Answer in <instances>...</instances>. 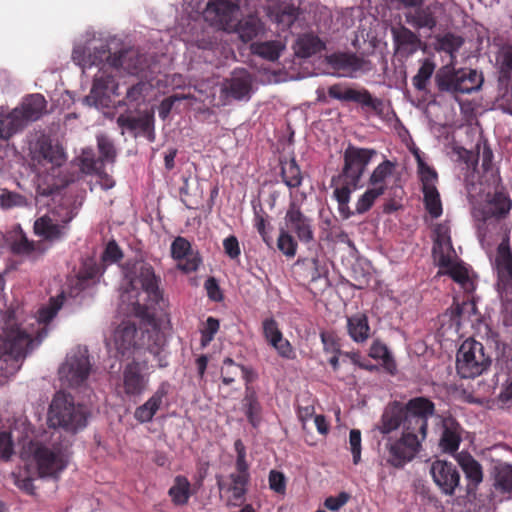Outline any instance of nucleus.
I'll list each match as a JSON object with an SVG mask.
<instances>
[{"label":"nucleus","instance_id":"obj_4","mask_svg":"<svg viewBox=\"0 0 512 512\" xmlns=\"http://www.w3.org/2000/svg\"><path fill=\"white\" fill-rule=\"evenodd\" d=\"M205 19L218 28L230 31L237 30L243 42H251V53H256V23L251 18L242 23L240 20V5L238 0H210L204 11Z\"/></svg>","mask_w":512,"mask_h":512},{"label":"nucleus","instance_id":"obj_50","mask_svg":"<svg viewBox=\"0 0 512 512\" xmlns=\"http://www.w3.org/2000/svg\"><path fill=\"white\" fill-rule=\"evenodd\" d=\"M436 64L429 58H425L412 78V84L417 91L426 92L430 79L435 72Z\"/></svg>","mask_w":512,"mask_h":512},{"label":"nucleus","instance_id":"obj_38","mask_svg":"<svg viewBox=\"0 0 512 512\" xmlns=\"http://www.w3.org/2000/svg\"><path fill=\"white\" fill-rule=\"evenodd\" d=\"M415 11L406 15L407 22L416 29L426 28L432 31L437 26V17L435 15V6L415 7Z\"/></svg>","mask_w":512,"mask_h":512},{"label":"nucleus","instance_id":"obj_57","mask_svg":"<svg viewBox=\"0 0 512 512\" xmlns=\"http://www.w3.org/2000/svg\"><path fill=\"white\" fill-rule=\"evenodd\" d=\"M27 205V199L20 193L2 190L0 193V207L3 210H9L15 207H24Z\"/></svg>","mask_w":512,"mask_h":512},{"label":"nucleus","instance_id":"obj_32","mask_svg":"<svg viewBox=\"0 0 512 512\" xmlns=\"http://www.w3.org/2000/svg\"><path fill=\"white\" fill-rule=\"evenodd\" d=\"M495 67L498 73V83L502 88H508L512 80V45H502L495 55Z\"/></svg>","mask_w":512,"mask_h":512},{"label":"nucleus","instance_id":"obj_11","mask_svg":"<svg viewBox=\"0 0 512 512\" xmlns=\"http://www.w3.org/2000/svg\"><path fill=\"white\" fill-rule=\"evenodd\" d=\"M74 218L71 210L66 212L65 217L59 219L56 217V211L53 210L49 214L43 215L34 222V233L42 238L49 247L57 242L63 241L70 231V222Z\"/></svg>","mask_w":512,"mask_h":512},{"label":"nucleus","instance_id":"obj_55","mask_svg":"<svg viewBox=\"0 0 512 512\" xmlns=\"http://www.w3.org/2000/svg\"><path fill=\"white\" fill-rule=\"evenodd\" d=\"M383 195L381 188H368L357 200L355 211L351 212L355 214H364L368 212L374 205L377 198Z\"/></svg>","mask_w":512,"mask_h":512},{"label":"nucleus","instance_id":"obj_49","mask_svg":"<svg viewBox=\"0 0 512 512\" xmlns=\"http://www.w3.org/2000/svg\"><path fill=\"white\" fill-rule=\"evenodd\" d=\"M369 356L375 360H381L382 365L390 374H394L396 371V363L388 347L380 340L373 341L369 350Z\"/></svg>","mask_w":512,"mask_h":512},{"label":"nucleus","instance_id":"obj_29","mask_svg":"<svg viewBox=\"0 0 512 512\" xmlns=\"http://www.w3.org/2000/svg\"><path fill=\"white\" fill-rule=\"evenodd\" d=\"M48 416H88V414L80 405L76 407L72 395L58 391L50 403Z\"/></svg>","mask_w":512,"mask_h":512},{"label":"nucleus","instance_id":"obj_3","mask_svg":"<svg viewBox=\"0 0 512 512\" xmlns=\"http://www.w3.org/2000/svg\"><path fill=\"white\" fill-rule=\"evenodd\" d=\"M126 277L129 279V293L135 292L136 300L132 302L133 313L144 320L153 317L151 310L156 306H164L163 291L160 289V277L155 274L151 264L145 261H136L128 269Z\"/></svg>","mask_w":512,"mask_h":512},{"label":"nucleus","instance_id":"obj_27","mask_svg":"<svg viewBox=\"0 0 512 512\" xmlns=\"http://www.w3.org/2000/svg\"><path fill=\"white\" fill-rule=\"evenodd\" d=\"M171 255L175 260L183 261L178 264V268L185 273L196 271L201 263L200 257L192 253L190 242L181 236L172 242Z\"/></svg>","mask_w":512,"mask_h":512},{"label":"nucleus","instance_id":"obj_25","mask_svg":"<svg viewBox=\"0 0 512 512\" xmlns=\"http://www.w3.org/2000/svg\"><path fill=\"white\" fill-rule=\"evenodd\" d=\"M101 65V72L95 76L90 94L87 96V100L96 106L103 105L109 99V93H115L118 86L115 76L104 69L105 66H109L107 61H103Z\"/></svg>","mask_w":512,"mask_h":512},{"label":"nucleus","instance_id":"obj_28","mask_svg":"<svg viewBox=\"0 0 512 512\" xmlns=\"http://www.w3.org/2000/svg\"><path fill=\"white\" fill-rule=\"evenodd\" d=\"M148 379L141 373V367L135 360L128 363L123 370V388L129 396L140 395L146 388Z\"/></svg>","mask_w":512,"mask_h":512},{"label":"nucleus","instance_id":"obj_45","mask_svg":"<svg viewBox=\"0 0 512 512\" xmlns=\"http://www.w3.org/2000/svg\"><path fill=\"white\" fill-rule=\"evenodd\" d=\"M281 178L283 183L289 188H298L303 181L300 167L294 158L280 160Z\"/></svg>","mask_w":512,"mask_h":512},{"label":"nucleus","instance_id":"obj_17","mask_svg":"<svg viewBox=\"0 0 512 512\" xmlns=\"http://www.w3.org/2000/svg\"><path fill=\"white\" fill-rule=\"evenodd\" d=\"M262 333L266 342L286 360L296 359V351L290 341L284 338L279 324L273 318H267L262 323Z\"/></svg>","mask_w":512,"mask_h":512},{"label":"nucleus","instance_id":"obj_24","mask_svg":"<svg viewBox=\"0 0 512 512\" xmlns=\"http://www.w3.org/2000/svg\"><path fill=\"white\" fill-rule=\"evenodd\" d=\"M137 334L136 324L130 321H123L114 331V346L123 359L134 356L137 349Z\"/></svg>","mask_w":512,"mask_h":512},{"label":"nucleus","instance_id":"obj_58","mask_svg":"<svg viewBox=\"0 0 512 512\" xmlns=\"http://www.w3.org/2000/svg\"><path fill=\"white\" fill-rule=\"evenodd\" d=\"M284 46L280 41H267L258 43V56L269 61H275L280 57Z\"/></svg>","mask_w":512,"mask_h":512},{"label":"nucleus","instance_id":"obj_53","mask_svg":"<svg viewBox=\"0 0 512 512\" xmlns=\"http://www.w3.org/2000/svg\"><path fill=\"white\" fill-rule=\"evenodd\" d=\"M97 147L99 151V159L101 165L104 163L113 164L116 161L117 150L112 139L104 134L97 136Z\"/></svg>","mask_w":512,"mask_h":512},{"label":"nucleus","instance_id":"obj_56","mask_svg":"<svg viewBox=\"0 0 512 512\" xmlns=\"http://www.w3.org/2000/svg\"><path fill=\"white\" fill-rule=\"evenodd\" d=\"M64 299L65 297L63 294L50 298L48 305L39 309L38 321L43 324H48L62 307Z\"/></svg>","mask_w":512,"mask_h":512},{"label":"nucleus","instance_id":"obj_36","mask_svg":"<svg viewBox=\"0 0 512 512\" xmlns=\"http://www.w3.org/2000/svg\"><path fill=\"white\" fill-rule=\"evenodd\" d=\"M439 267L444 269L443 273L449 275L456 283H458L466 294H472L475 291V281L469 275V271L465 266L460 263H454L453 258H451L448 266Z\"/></svg>","mask_w":512,"mask_h":512},{"label":"nucleus","instance_id":"obj_16","mask_svg":"<svg viewBox=\"0 0 512 512\" xmlns=\"http://www.w3.org/2000/svg\"><path fill=\"white\" fill-rule=\"evenodd\" d=\"M116 122L120 128L132 133L134 138L143 136L151 143L155 141V118L152 112L146 111L138 117L121 114Z\"/></svg>","mask_w":512,"mask_h":512},{"label":"nucleus","instance_id":"obj_12","mask_svg":"<svg viewBox=\"0 0 512 512\" xmlns=\"http://www.w3.org/2000/svg\"><path fill=\"white\" fill-rule=\"evenodd\" d=\"M90 371L88 350L78 348L67 355L65 362L59 368V376L69 387L77 388L86 382Z\"/></svg>","mask_w":512,"mask_h":512},{"label":"nucleus","instance_id":"obj_9","mask_svg":"<svg viewBox=\"0 0 512 512\" xmlns=\"http://www.w3.org/2000/svg\"><path fill=\"white\" fill-rule=\"evenodd\" d=\"M28 451L33 455L41 477H57L68 463V446L47 447L29 438Z\"/></svg>","mask_w":512,"mask_h":512},{"label":"nucleus","instance_id":"obj_10","mask_svg":"<svg viewBox=\"0 0 512 512\" xmlns=\"http://www.w3.org/2000/svg\"><path fill=\"white\" fill-rule=\"evenodd\" d=\"M416 160L417 173L422 185L424 207L432 218H439L443 213V208L440 193L436 187L438 174L419 154H416Z\"/></svg>","mask_w":512,"mask_h":512},{"label":"nucleus","instance_id":"obj_22","mask_svg":"<svg viewBox=\"0 0 512 512\" xmlns=\"http://www.w3.org/2000/svg\"><path fill=\"white\" fill-rule=\"evenodd\" d=\"M434 243L432 255L438 266H448L455 251L452 246L450 228L445 223H439L434 228Z\"/></svg>","mask_w":512,"mask_h":512},{"label":"nucleus","instance_id":"obj_20","mask_svg":"<svg viewBox=\"0 0 512 512\" xmlns=\"http://www.w3.org/2000/svg\"><path fill=\"white\" fill-rule=\"evenodd\" d=\"M10 249L15 255L35 261L49 250V246L43 241L29 240L27 235L19 227L11 236Z\"/></svg>","mask_w":512,"mask_h":512},{"label":"nucleus","instance_id":"obj_47","mask_svg":"<svg viewBox=\"0 0 512 512\" xmlns=\"http://www.w3.org/2000/svg\"><path fill=\"white\" fill-rule=\"evenodd\" d=\"M39 155L52 167H60L65 162V153L59 145H53L50 140L39 142Z\"/></svg>","mask_w":512,"mask_h":512},{"label":"nucleus","instance_id":"obj_42","mask_svg":"<svg viewBox=\"0 0 512 512\" xmlns=\"http://www.w3.org/2000/svg\"><path fill=\"white\" fill-rule=\"evenodd\" d=\"M19 114L14 109L8 113L0 111V140H8L25 127Z\"/></svg>","mask_w":512,"mask_h":512},{"label":"nucleus","instance_id":"obj_21","mask_svg":"<svg viewBox=\"0 0 512 512\" xmlns=\"http://www.w3.org/2000/svg\"><path fill=\"white\" fill-rule=\"evenodd\" d=\"M430 473L436 485L445 494H454L460 482V474L452 463L436 460L430 466Z\"/></svg>","mask_w":512,"mask_h":512},{"label":"nucleus","instance_id":"obj_41","mask_svg":"<svg viewBox=\"0 0 512 512\" xmlns=\"http://www.w3.org/2000/svg\"><path fill=\"white\" fill-rule=\"evenodd\" d=\"M86 419L87 418H46V423L54 430L52 436L59 434L58 437H61V431L73 435L79 429L84 428L87 425Z\"/></svg>","mask_w":512,"mask_h":512},{"label":"nucleus","instance_id":"obj_1","mask_svg":"<svg viewBox=\"0 0 512 512\" xmlns=\"http://www.w3.org/2000/svg\"><path fill=\"white\" fill-rule=\"evenodd\" d=\"M481 157V168L483 170L480 176V184L492 188L493 192L487 191L485 200L474 208L473 215L477 221V235L480 242L492 236L497 229H503L501 223L505 219L511 208L512 200L504 191L499 171L493 165V152L491 148L484 143L482 151L477 152V159Z\"/></svg>","mask_w":512,"mask_h":512},{"label":"nucleus","instance_id":"obj_62","mask_svg":"<svg viewBox=\"0 0 512 512\" xmlns=\"http://www.w3.org/2000/svg\"><path fill=\"white\" fill-rule=\"evenodd\" d=\"M299 421L302 428L308 433H313L316 430L325 435L329 429L326 418H299Z\"/></svg>","mask_w":512,"mask_h":512},{"label":"nucleus","instance_id":"obj_35","mask_svg":"<svg viewBox=\"0 0 512 512\" xmlns=\"http://www.w3.org/2000/svg\"><path fill=\"white\" fill-rule=\"evenodd\" d=\"M347 333L356 343H364L371 337V328L365 313L358 312L347 317Z\"/></svg>","mask_w":512,"mask_h":512},{"label":"nucleus","instance_id":"obj_52","mask_svg":"<svg viewBox=\"0 0 512 512\" xmlns=\"http://www.w3.org/2000/svg\"><path fill=\"white\" fill-rule=\"evenodd\" d=\"M495 487L503 492L512 491V465L497 463L494 466Z\"/></svg>","mask_w":512,"mask_h":512},{"label":"nucleus","instance_id":"obj_23","mask_svg":"<svg viewBox=\"0 0 512 512\" xmlns=\"http://www.w3.org/2000/svg\"><path fill=\"white\" fill-rule=\"evenodd\" d=\"M35 433L31 428L28 418H15L10 433H0V458L9 459L13 452L12 438L19 441H26Z\"/></svg>","mask_w":512,"mask_h":512},{"label":"nucleus","instance_id":"obj_13","mask_svg":"<svg viewBox=\"0 0 512 512\" xmlns=\"http://www.w3.org/2000/svg\"><path fill=\"white\" fill-rule=\"evenodd\" d=\"M33 339L30 334L22 330L18 325L6 322L0 335V349L4 355L14 360L24 358L32 349Z\"/></svg>","mask_w":512,"mask_h":512},{"label":"nucleus","instance_id":"obj_18","mask_svg":"<svg viewBox=\"0 0 512 512\" xmlns=\"http://www.w3.org/2000/svg\"><path fill=\"white\" fill-rule=\"evenodd\" d=\"M288 233L295 234L299 241L310 243L314 240L311 219L303 214L296 202L292 201L285 215Z\"/></svg>","mask_w":512,"mask_h":512},{"label":"nucleus","instance_id":"obj_37","mask_svg":"<svg viewBox=\"0 0 512 512\" xmlns=\"http://www.w3.org/2000/svg\"><path fill=\"white\" fill-rule=\"evenodd\" d=\"M270 19L275 22L282 31L291 27L299 16V8L294 4L282 3L281 5L270 9L268 12Z\"/></svg>","mask_w":512,"mask_h":512},{"label":"nucleus","instance_id":"obj_14","mask_svg":"<svg viewBox=\"0 0 512 512\" xmlns=\"http://www.w3.org/2000/svg\"><path fill=\"white\" fill-rule=\"evenodd\" d=\"M326 61L342 77L353 78L357 73H367L372 70L371 62L355 53H332L326 57Z\"/></svg>","mask_w":512,"mask_h":512},{"label":"nucleus","instance_id":"obj_44","mask_svg":"<svg viewBox=\"0 0 512 512\" xmlns=\"http://www.w3.org/2000/svg\"><path fill=\"white\" fill-rule=\"evenodd\" d=\"M395 168V162L385 159L372 171L368 180L369 185L372 188H381L384 194L387 190V180L393 175Z\"/></svg>","mask_w":512,"mask_h":512},{"label":"nucleus","instance_id":"obj_40","mask_svg":"<svg viewBox=\"0 0 512 512\" xmlns=\"http://www.w3.org/2000/svg\"><path fill=\"white\" fill-rule=\"evenodd\" d=\"M361 108L375 116L382 117L385 114V104L382 99L372 96L369 90L361 88L357 90L354 101Z\"/></svg>","mask_w":512,"mask_h":512},{"label":"nucleus","instance_id":"obj_34","mask_svg":"<svg viewBox=\"0 0 512 512\" xmlns=\"http://www.w3.org/2000/svg\"><path fill=\"white\" fill-rule=\"evenodd\" d=\"M442 426L443 432L440 439V446L443 451L454 453L459 447L462 429L455 418H443Z\"/></svg>","mask_w":512,"mask_h":512},{"label":"nucleus","instance_id":"obj_8","mask_svg":"<svg viewBox=\"0 0 512 512\" xmlns=\"http://www.w3.org/2000/svg\"><path fill=\"white\" fill-rule=\"evenodd\" d=\"M492 360L483 344L474 339L465 340L456 354V369L461 378H475L490 368Z\"/></svg>","mask_w":512,"mask_h":512},{"label":"nucleus","instance_id":"obj_33","mask_svg":"<svg viewBox=\"0 0 512 512\" xmlns=\"http://www.w3.org/2000/svg\"><path fill=\"white\" fill-rule=\"evenodd\" d=\"M455 458L468 480V486L477 488L484 477L482 465L468 452L462 451Z\"/></svg>","mask_w":512,"mask_h":512},{"label":"nucleus","instance_id":"obj_61","mask_svg":"<svg viewBox=\"0 0 512 512\" xmlns=\"http://www.w3.org/2000/svg\"><path fill=\"white\" fill-rule=\"evenodd\" d=\"M277 247L285 256L294 257L296 254L297 242L290 233L281 231L277 239Z\"/></svg>","mask_w":512,"mask_h":512},{"label":"nucleus","instance_id":"obj_5","mask_svg":"<svg viewBox=\"0 0 512 512\" xmlns=\"http://www.w3.org/2000/svg\"><path fill=\"white\" fill-rule=\"evenodd\" d=\"M404 432L400 439L386 444L388 450L387 463L400 468L410 462L421 448V441L426 437V418H403Z\"/></svg>","mask_w":512,"mask_h":512},{"label":"nucleus","instance_id":"obj_39","mask_svg":"<svg viewBox=\"0 0 512 512\" xmlns=\"http://www.w3.org/2000/svg\"><path fill=\"white\" fill-rule=\"evenodd\" d=\"M325 49V43L313 33L300 35L294 45L295 54L301 58H308Z\"/></svg>","mask_w":512,"mask_h":512},{"label":"nucleus","instance_id":"obj_2","mask_svg":"<svg viewBox=\"0 0 512 512\" xmlns=\"http://www.w3.org/2000/svg\"><path fill=\"white\" fill-rule=\"evenodd\" d=\"M377 151L372 148H361L349 145L343 155L344 165L341 173L333 177L331 185L341 182L333 191V196L338 203V210L342 218L349 219L353 216L349 207L351 194L354 190L362 187L360 185L362 176Z\"/></svg>","mask_w":512,"mask_h":512},{"label":"nucleus","instance_id":"obj_63","mask_svg":"<svg viewBox=\"0 0 512 512\" xmlns=\"http://www.w3.org/2000/svg\"><path fill=\"white\" fill-rule=\"evenodd\" d=\"M396 42L401 46H410L412 50H416L420 40L414 32L403 27L396 35Z\"/></svg>","mask_w":512,"mask_h":512},{"label":"nucleus","instance_id":"obj_7","mask_svg":"<svg viewBox=\"0 0 512 512\" xmlns=\"http://www.w3.org/2000/svg\"><path fill=\"white\" fill-rule=\"evenodd\" d=\"M134 56L133 51H120L111 54L105 46L95 49L94 53L89 54L88 57L85 56V49L80 46L74 48L72 52V59L83 68L100 66L103 60H107L109 68H123L131 74L137 73L141 69L139 58L135 57L134 59Z\"/></svg>","mask_w":512,"mask_h":512},{"label":"nucleus","instance_id":"obj_43","mask_svg":"<svg viewBox=\"0 0 512 512\" xmlns=\"http://www.w3.org/2000/svg\"><path fill=\"white\" fill-rule=\"evenodd\" d=\"M169 384L162 383L156 392L140 407L135 416H154L160 407L167 401Z\"/></svg>","mask_w":512,"mask_h":512},{"label":"nucleus","instance_id":"obj_60","mask_svg":"<svg viewBox=\"0 0 512 512\" xmlns=\"http://www.w3.org/2000/svg\"><path fill=\"white\" fill-rule=\"evenodd\" d=\"M406 422L403 418H381L380 423L376 425V429L383 435H389L398 430H401L402 433Z\"/></svg>","mask_w":512,"mask_h":512},{"label":"nucleus","instance_id":"obj_51","mask_svg":"<svg viewBox=\"0 0 512 512\" xmlns=\"http://www.w3.org/2000/svg\"><path fill=\"white\" fill-rule=\"evenodd\" d=\"M222 381L224 384L229 385L234 382L235 376L241 375L247 384V391H249L248 384L250 383L247 370L238 364H235L231 358H225L223 367L221 369Z\"/></svg>","mask_w":512,"mask_h":512},{"label":"nucleus","instance_id":"obj_15","mask_svg":"<svg viewBox=\"0 0 512 512\" xmlns=\"http://www.w3.org/2000/svg\"><path fill=\"white\" fill-rule=\"evenodd\" d=\"M495 270L497 274V290L507 293L512 290V251L509 235L506 233L497 247L495 257Z\"/></svg>","mask_w":512,"mask_h":512},{"label":"nucleus","instance_id":"obj_6","mask_svg":"<svg viewBox=\"0 0 512 512\" xmlns=\"http://www.w3.org/2000/svg\"><path fill=\"white\" fill-rule=\"evenodd\" d=\"M434 82L440 93L468 94L481 88L483 76L482 73H478L474 69L456 70L450 64L442 66L436 71Z\"/></svg>","mask_w":512,"mask_h":512},{"label":"nucleus","instance_id":"obj_26","mask_svg":"<svg viewBox=\"0 0 512 512\" xmlns=\"http://www.w3.org/2000/svg\"><path fill=\"white\" fill-rule=\"evenodd\" d=\"M246 484V471L238 470L237 474H231L228 480L218 479L221 497H226L227 504L232 506L241 504L246 492Z\"/></svg>","mask_w":512,"mask_h":512},{"label":"nucleus","instance_id":"obj_30","mask_svg":"<svg viewBox=\"0 0 512 512\" xmlns=\"http://www.w3.org/2000/svg\"><path fill=\"white\" fill-rule=\"evenodd\" d=\"M251 84L246 76L232 77L226 80L220 89V99L223 104H228L233 100H241L249 95Z\"/></svg>","mask_w":512,"mask_h":512},{"label":"nucleus","instance_id":"obj_31","mask_svg":"<svg viewBox=\"0 0 512 512\" xmlns=\"http://www.w3.org/2000/svg\"><path fill=\"white\" fill-rule=\"evenodd\" d=\"M46 100L41 94H31L25 97L19 107L14 110L19 111L20 119L25 126L29 121L38 120L46 109Z\"/></svg>","mask_w":512,"mask_h":512},{"label":"nucleus","instance_id":"obj_48","mask_svg":"<svg viewBox=\"0 0 512 512\" xmlns=\"http://www.w3.org/2000/svg\"><path fill=\"white\" fill-rule=\"evenodd\" d=\"M476 310L477 307L474 298L471 296V294H467L462 303L454 301L448 311L450 313L451 321L459 324L461 320L466 316L470 317L471 315L476 314Z\"/></svg>","mask_w":512,"mask_h":512},{"label":"nucleus","instance_id":"obj_64","mask_svg":"<svg viewBox=\"0 0 512 512\" xmlns=\"http://www.w3.org/2000/svg\"><path fill=\"white\" fill-rule=\"evenodd\" d=\"M98 274L97 266L92 262H84L78 272V280L82 287H84L88 281L95 279Z\"/></svg>","mask_w":512,"mask_h":512},{"label":"nucleus","instance_id":"obj_19","mask_svg":"<svg viewBox=\"0 0 512 512\" xmlns=\"http://www.w3.org/2000/svg\"><path fill=\"white\" fill-rule=\"evenodd\" d=\"M434 403L423 396L410 399L407 403L394 401L389 404L383 416H433Z\"/></svg>","mask_w":512,"mask_h":512},{"label":"nucleus","instance_id":"obj_46","mask_svg":"<svg viewBox=\"0 0 512 512\" xmlns=\"http://www.w3.org/2000/svg\"><path fill=\"white\" fill-rule=\"evenodd\" d=\"M463 37L451 32L436 37L435 50L438 52H445L450 55L451 59L456 58V53L463 46Z\"/></svg>","mask_w":512,"mask_h":512},{"label":"nucleus","instance_id":"obj_54","mask_svg":"<svg viewBox=\"0 0 512 512\" xmlns=\"http://www.w3.org/2000/svg\"><path fill=\"white\" fill-rule=\"evenodd\" d=\"M169 495L176 505H184L190 497V483L184 477H176L173 486L169 489Z\"/></svg>","mask_w":512,"mask_h":512},{"label":"nucleus","instance_id":"obj_59","mask_svg":"<svg viewBox=\"0 0 512 512\" xmlns=\"http://www.w3.org/2000/svg\"><path fill=\"white\" fill-rule=\"evenodd\" d=\"M358 89L344 87L342 84H333L328 88V95L336 100L353 102Z\"/></svg>","mask_w":512,"mask_h":512}]
</instances>
